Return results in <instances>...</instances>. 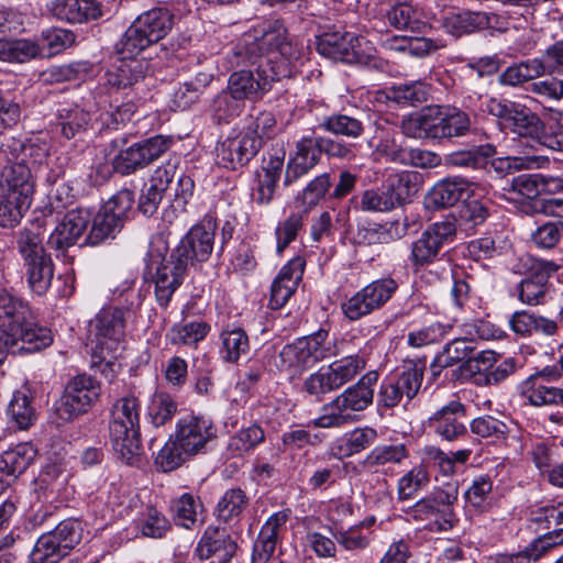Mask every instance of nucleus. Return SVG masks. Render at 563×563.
Returning a JSON list of instances; mask_svg holds the SVG:
<instances>
[{"label":"nucleus","instance_id":"1","mask_svg":"<svg viewBox=\"0 0 563 563\" xmlns=\"http://www.w3.org/2000/svg\"><path fill=\"white\" fill-rule=\"evenodd\" d=\"M52 342L51 330L33 320L29 303L0 288V345L12 353H34Z\"/></svg>","mask_w":563,"mask_h":563},{"label":"nucleus","instance_id":"2","mask_svg":"<svg viewBox=\"0 0 563 563\" xmlns=\"http://www.w3.org/2000/svg\"><path fill=\"white\" fill-rule=\"evenodd\" d=\"M245 43L257 46V55L263 58L269 73L277 80L291 75V66L305 53L302 43L289 38L287 30L279 21L266 22L260 30L244 34Z\"/></svg>","mask_w":563,"mask_h":563},{"label":"nucleus","instance_id":"3","mask_svg":"<svg viewBox=\"0 0 563 563\" xmlns=\"http://www.w3.org/2000/svg\"><path fill=\"white\" fill-rule=\"evenodd\" d=\"M213 437L214 428L209 419L187 415L178 420L174 434L158 452L155 464L163 472H172L200 453Z\"/></svg>","mask_w":563,"mask_h":563},{"label":"nucleus","instance_id":"4","mask_svg":"<svg viewBox=\"0 0 563 563\" xmlns=\"http://www.w3.org/2000/svg\"><path fill=\"white\" fill-rule=\"evenodd\" d=\"M232 63L250 67L234 71L229 78L228 90L235 100H256L276 81L274 73H269L258 57L257 46L245 43L244 36L233 52Z\"/></svg>","mask_w":563,"mask_h":563},{"label":"nucleus","instance_id":"5","mask_svg":"<svg viewBox=\"0 0 563 563\" xmlns=\"http://www.w3.org/2000/svg\"><path fill=\"white\" fill-rule=\"evenodd\" d=\"M140 404L135 397L115 401L109 426L114 452L128 465H139L143 449L140 440Z\"/></svg>","mask_w":563,"mask_h":563},{"label":"nucleus","instance_id":"6","mask_svg":"<svg viewBox=\"0 0 563 563\" xmlns=\"http://www.w3.org/2000/svg\"><path fill=\"white\" fill-rule=\"evenodd\" d=\"M34 183L30 168L15 163L4 167L0 178V227L13 228L30 208Z\"/></svg>","mask_w":563,"mask_h":563},{"label":"nucleus","instance_id":"7","mask_svg":"<svg viewBox=\"0 0 563 563\" xmlns=\"http://www.w3.org/2000/svg\"><path fill=\"white\" fill-rule=\"evenodd\" d=\"M44 230L32 224L19 232L16 245L23 260L27 284L36 295H44L51 286L54 267L51 256L45 252Z\"/></svg>","mask_w":563,"mask_h":563},{"label":"nucleus","instance_id":"8","mask_svg":"<svg viewBox=\"0 0 563 563\" xmlns=\"http://www.w3.org/2000/svg\"><path fill=\"white\" fill-rule=\"evenodd\" d=\"M339 354L334 339L325 330L302 336L279 352L278 367L290 377L300 375L318 362Z\"/></svg>","mask_w":563,"mask_h":563},{"label":"nucleus","instance_id":"9","mask_svg":"<svg viewBox=\"0 0 563 563\" xmlns=\"http://www.w3.org/2000/svg\"><path fill=\"white\" fill-rule=\"evenodd\" d=\"M128 313L122 308L108 306L89 322V332L96 342L93 356L107 365H113L122 349Z\"/></svg>","mask_w":563,"mask_h":563},{"label":"nucleus","instance_id":"10","mask_svg":"<svg viewBox=\"0 0 563 563\" xmlns=\"http://www.w3.org/2000/svg\"><path fill=\"white\" fill-rule=\"evenodd\" d=\"M174 25V15L165 8L148 10L136 18L121 40L123 54L137 55L164 38Z\"/></svg>","mask_w":563,"mask_h":563},{"label":"nucleus","instance_id":"11","mask_svg":"<svg viewBox=\"0 0 563 563\" xmlns=\"http://www.w3.org/2000/svg\"><path fill=\"white\" fill-rule=\"evenodd\" d=\"M483 111L495 117L503 130L523 137H538L543 129L539 115L528 107L506 99L488 98Z\"/></svg>","mask_w":563,"mask_h":563},{"label":"nucleus","instance_id":"12","mask_svg":"<svg viewBox=\"0 0 563 563\" xmlns=\"http://www.w3.org/2000/svg\"><path fill=\"white\" fill-rule=\"evenodd\" d=\"M424 366L413 361L404 362L393 374L387 376L379 388L378 404L393 408L401 402L413 399L420 390Z\"/></svg>","mask_w":563,"mask_h":563},{"label":"nucleus","instance_id":"13","mask_svg":"<svg viewBox=\"0 0 563 563\" xmlns=\"http://www.w3.org/2000/svg\"><path fill=\"white\" fill-rule=\"evenodd\" d=\"M100 384L90 375L79 374L65 387L56 408L57 415L65 421L86 413L100 397Z\"/></svg>","mask_w":563,"mask_h":563},{"label":"nucleus","instance_id":"14","mask_svg":"<svg viewBox=\"0 0 563 563\" xmlns=\"http://www.w3.org/2000/svg\"><path fill=\"white\" fill-rule=\"evenodd\" d=\"M456 233L453 219L446 218L427 228L421 235L411 243L409 261L415 268L426 267L439 258L443 245L452 241Z\"/></svg>","mask_w":563,"mask_h":563},{"label":"nucleus","instance_id":"15","mask_svg":"<svg viewBox=\"0 0 563 563\" xmlns=\"http://www.w3.org/2000/svg\"><path fill=\"white\" fill-rule=\"evenodd\" d=\"M398 285L393 278L374 280L356 291L342 303L344 316L356 321L382 308L397 290Z\"/></svg>","mask_w":563,"mask_h":563},{"label":"nucleus","instance_id":"16","mask_svg":"<svg viewBox=\"0 0 563 563\" xmlns=\"http://www.w3.org/2000/svg\"><path fill=\"white\" fill-rule=\"evenodd\" d=\"M170 136L156 135L121 150L113 159V169L121 175H130L159 158L170 148Z\"/></svg>","mask_w":563,"mask_h":563},{"label":"nucleus","instance_id":"17","mask_svg":"<svg viewBox=\"0 0 563 563\" xmlns=\"http://www.w3.org/2000/svg\"><path fill=\"white\" fill-rule=\"evenodd\" d=\"M217 222L206 216L195 224L173 251L187 266L208 261L213 251Z\"/></svg>","mask_w":563,"mask_h":563},{"label":"nucleus","instance_id":"18","mask_svg":"<svg viewBox=\"0 0 563 563\" xmlns=\"http://www.w3.org/2000/svg\"><path fill=\"white\" fill-rule=\"evenodd\" d=\"M561 374V371L551 366L531 374L519 385L521 396L534 407L563 406V387L545 385L556 382Z\"/></svg>","mask_w":563,"mask_h":563},{"label":"nucleus","instance_id":"19","mask_svg":"<svg viewBox=\"0 0 563 563\" xmlns=\"http://www.w3.org/2000/svg\"><path fill=\"white\" fill-rule=\"evenodd\" d=\"M118 52L121 57L108 68L100 81V89L109 95L133 86L144 78L148 68L145 59H139L136 55L123 54L121 42Z\"/></svg>","mask_w":563,"mask_h":563},{"label":"nucleus","instance_id":"20","mask_svg":"<svg viewBox=\"0 0 563 563\" xmlns=\"http://www.w3.org/2000/svg\"><path fill=\"white\" fill-rule=\"evenodd\" d=\"M261 137L245 129L233 131L217 148L219 164L229 169L246 165L260 151Z\"/></svg>","mask_w":563,"mask_h":563},{"label":"nucleus","instance_id":"21","mask_svg":"<svg viewBox=\"0 0 563 563\" xmlns=\"http://www.w3.org/2000/svg\"><path fill=\"white\" fill-rule=\"evenodd\" d=\"M559 267L554 262L533 261L529 273L516 287L518 299L528 306L544 303L550 288L549 279Z\"/></svg>","mask_w":563,"mask_h":563},{"label":"nucleus","instance_id":"22","mask_svg":"<svg viewBox=\"0 0 563 563\" xmlns=\"http://www.w3.org/2000/svg\"><path fill=\"white\" fill-rule=\"evenodd\" d=\"M188 266L172 253L156 267L153 282L156 300L162 307H167L174 292L183 284Z\"/></svg>","mask_w":563,"mask_h":563},{"label":"nucleus","instance_id":"23","mask_svg":"<svg viewBox=\"0 0 563 563\" xmlns=\"http://www.w3.org/2000/svg\"><path fill=\"white\" fill-rule=\"evenodd\" d=\"M406 133L413 137L450 140L444 106H429L411 118L405 125Z\"/></svg>","mask_w":563,"mask_h":563},{"label":"nucleus","instance_id":"24","mask_svg":"<svg viewBox=\"0 0 563 563\" xmlns=\"http://www.w3.org/2000/svg\"><path fill=\"white\" fill-rule=\"evenodd\" d=\"M321 154L317 135H305L298 140L296 142V151L287 164L285 185H291L310 173L320 162Z\"/></svg>","mask_w":563,"mask_h":563},{"label":"nucleus","instance_id":"25","mask_svg":"<svg viewBox=\"0 0 563 563\" xmlns=\"http://www.w3.org/2000/svg\"><path fill=\"white\" fill-rule=\"evenodd\" d=\"M90 222V213L85 209L68 211L51 233L47 244L49 247L64 252L77 243Z\"/></svg>","mask_w":563,"mask_h":563},{"label":"nucleus","instance_id":"26","mask_svg":"<svg viewBox=\"0 0 563 563\" xmlns=\"http://www.w3.org/2000/svg\"><path fill=\"white\" fill-rule=\"evenodd\" d=\"M236 550L235 542L224 529L209 526L201 537L196 552L201 560H211V563H228Z\"/></svg>","mask_w":563,"mask_h":563},{"label":"nucleus","instance_id":"27","mask_svg":"<svg viewBox=\"0 0 563 563\" xmlns=\"http://www.w3.org/2000/svg\"><path fill=\"white\" fill-rule=\"evenodd\" d=\"M47 12L59 21L84 23L102 15L97 0H52L46 3Z\"/></svg>","mask_w":563,"mask_h":563},{"label":"nucleus","instance_id":"28","mask_svg":"<svg viewBox=\"0 0 563 563\" xmlns=\"http://www.w3.org/2000/svg\"><path fill=\"white\" fill-rule=\"evenodd\" d=\"M305 262L300 257L290 260L282 267L271 287L269 307L280 309L294 295L303 274Z\"/></svg>","mask_w":563,"mask_h":563},{"label":"nucleus","instance_id":"29","mask_svg":"<svg viewBox=\"0 0 563 563\" xmlns=\"http://www.w3.org/2000/svg\"><path fill=\"white\" fill-rule=\"evenodd\" d=\"M408 518L420 522L429 531H448L454 525V515L449 508L437 506L429 496L418 500L407 510Z\"/></svg>","mask_w":563,"mask_h":563},{"label":"nucleus","instance_id":"30","mask_svg":"<svg viewBox=\"0 0 563 563\" xmlns=\"http://www.w3.org/2000/svg\"><path fill=\"white\" fill-rule=\"evenodd\" d=\"M464 417V405L453 400L435 411L428 419V424L442 439L453 441L466 433V428L461 421Z\"/></svg>","mask_w":563,"mask_h":563},{"label":"nucleus","instance_id":"31","mask_svg":"<svg viewBox=\"0 0 563 563\" xmlns=\"http://www.w3.org/2000/svg\"><path fill=\"white\" fill-rule=\"evenodd\" d=\"M445 27L454 36L481 30H505L504 21L495 13L464 11L445 20Z\"/></svg>","mask_w":563,"mask_h":563},{"label":"nucleus","instance_id":"32","mask_svg":"<svg viewBox=\"0 0 563 563\" xmlns=\"http://www.w3.org/2000/svg\"><path fill=\"white\" fill-rule=\"evenodd\" d=\"M360 38L350 32L327 33L318 40V52L333 60H342L345 63H354L360 60L357 53Z\"/></svg>","mask_w":563,"mask_h":563},{"label":"nucleus","instance_id":"33","mask_svg":"<svg viewBox=\"0 0 563 563\" xmlns=\"http://www.w3.org/2000/svg\"><path fill=\"white\" fill-rule=\"evenodd\" d=\"M509 324L515 333L522 336H531L534 334L552 336L556 334L559 330L558 322L554 319L525 310L516 311L511 316Z\"/></svg>","mask_w":563,"mask_h":563},{"label":"nucleus","instance_id":"34","mask_svg":"<svg viewBox=\"0 0 563 563\" xmlns=\"http://www.w3.org/2000/svg\"><path fill=\"white\" fill-rule=\"evenodd\" d=\"M471 184L462 177H449L437 183L428 195L434 208H446L457 203L470 191Z\"/></svg>","mask_w":563,"mask_h":563},{"label":"nucleus","instance_id":"35","mask_svg":"<svg viewBox=\"0 0 563 563\" xmlns=\"http://www.w3.org/2000/svg\"><path fill=\"white\" fill-rule=\"evenodd\" d=\"M475 349L476 346L472 339H453L444 345L442 352L439 353L431 363L432 374L437 376L440 374L441 369L452 367L462 362H466L468 365Z\"/></svg>","mask_w":563,"mask_h":563},{"label":"nucleus","instance_id":"36","mask_svg":"<svg viewBox=\"0 0 563 563\" xmlns=\"http://www.w3.org/2000/svg\"><path fill=\"white\" fill-rule=\"evenodd\" d=\"M377 380L378 373L369 371L356 384L339 395L352 413L365 410L373 402L374 386Z\"/></svg>","mask_w":563,"mask_h":563},{"label":"nucleus","instance_id":"37","mask_svg":"<svg viewBox=\"0 0 563 563\" xmlns=\"http://www.w3.org/2000/svg\"><path fill=\"white\" fill-rule=\"evenodd\" d=\"M36 449L31 443H20L0 455V472L15 481L32 464Z\"/></svg>","mask_w":563,"mask_h":563},{"label":"nucleus","instance_id":"38","mask_svg":"<svg viewBox=\"0 0 563 563\" xmlns=\"http://www.w3.org/2000/svg\"><path fill=\"white\" fill-rule=\"evenodd\" d=\"M247 506L249 497L245 492L241 488H230L220 497L216 507V516L225 523L235 525L241 520Z\"/></svg>","mask_w":563,"mask_h":563},{"label":"nucleus","instance_id":"39","mask_svg":"<svg viewBox=\"0 0 563 563\" xmlns=\"http://www.w3.org/2000/svg\"><path fill=\"white\" fill-rule=\"evenodd\" d=\"M409 456L405 444H383L375 446L364 459V468L378 472L389 464H401Z\"/></svg>","mask_w":563,"mask_h":563},{"label":"nucleus","instance_id":"40","mask_svg":"<svg viewBox=\"0 0 563 563\" xmlns=\"http://www.w3.org/2000/svg\"><path fill=\"white\" fill-rule=\"evenodd\" d=\"M354 421V415L338 395L333 400L322 406L321 415L311 421L314 428H340Z\"/></svg>","mask_w":563,"mask_h":563},{"label":"nucleus","instance_id":"41","mask_svg":"<svg viewBox=\"0 0 563 563\" xmlns=\"http://www.w3.org/2000/svg\"><path fill=\"white\" fill-rule=\"evenodd\" d=\"M42 55L40 45L33 41L0 40V60L11 63H25Z\"/></svg>","mask_w":563,"mask_h":563},{"label":"nucleus","instance_id":"42","mask_svg":"<svg viewBox=\"0 0 563 563\" xmlns=\"http://www.w3.org/2000/svg\"><path fill=\"white\" fill-rule=\"evenodd\" d=\"M202 509L203 506L200 499L187 493L173 500L170 506L175 523L186 529L196 526Z\"/></svg>","mask_w":563,"mask_h":563},{"label":"nucleus","instance_id":"43","mask_svg":"<svg viewBox=\"0 0 563 563\" xmlns=\"http://www.w3.org/2000/svg\"><path fill=\"white\" fill-rule=\"evenodd\" d=\"M221 355L225 362L235 363L250 351V340L241 328L225 329L221 332Z\"/></svg>","mask_w":563,"mask_h":563},{"label":"nucleus","instance_id":"44","mask_svg":"<svg viewBox=\"0 0 563 563\" xmlns=\"http://www.w3.org/2000/svg\"><path fill=\"white\" fill-rule=\"evenodd\" d=\"M123 225L124 223L115 219L102 207L92 220L86 242L91 245H98L107 239H114Z\"/></svg>","mask_w":563,"mask_h":563},{"label":"nucleus","instance_id":"45","mask_svg":"<svg viewBox=\"0 0 563 563\" xmlns=\"http://www.w3.org/2000/svg\"><path fill=\"white\" fill-rule=\"evenodd\" d=\"M556 181L555 178L545 177L541 174H522L512 178L510 188L522 197L534 199L549 192L551 185L556 184Z\"/></svg>","mask_w":563,"mask_h":563},{"label":"nucleus","instance_id":"46","mask_svg":"<svg viewBox=\"0 0 563 563\" xmlns=\"http://www.w3.org/2000/svg\"><path fill=\"white\" fill-rule=\"evenodd\" d=\"M177 408V402L169 394L155 391L147 406L146 417L155 428H159L172 420Z\"/></svg>","mask_w":563,"mask_h":563},{"label":"nucleus","instance_id":"47","mask_svg":"<svg viewBox=\"0 0 563 563\" xmlns=\"http://www.w3.org/2000/svg\"><path fill=\"white\" fill-rule=\"evenodd\" d=\"M366 362L360 355H349L327 366L338 389L353 380L364 368Z\"/></svg>","mask_w":563,"mask_h":563},{"label":"nucleus","instance_id":"48","mask_svg":"<svg viewBox=\"0 0 563 563\" xmlns=\"http://www.w3.org/2000/svg\"><path fill=\"white\" fill-rule=\"evenodd\" d=\"M430 483V471H426L419 464L401 475L397 482V495L399 500H409Z\"/></svg>","mask_w":563,"mask_h":563},{"label":"nucleus","instance_id":"49","mask_svg":"<svg viewBox=\"0 0 563 563\" xmlns=\"http://www.w3.org/2000/svg\"><path fill=\"white\" fill-rule=\"evenodd\" d=\"M8 416L21 430L29 429L34 423L36 412L26 393L22 390L14 391L8 407Z\"/></svg>","mask_w":563,"mask_h":563},{"label":"nucleus","instance_id":"50","mask_svg":"<svg viewBox=\"0 0 563 563\" xmlns=\"http://www.w3.org/2000/svg\"><path fill=\"white\" fill-rule=\"evenodd\" d=\"M385 192L391 201L393 208L402 205L416 191V184L412 181V175L408 172L390 175L384 186Z\"/></svg>","mask_w":563,"mask_h":563},{"label":"nucleus","instance_id":"51","mask_svg":"<svg viewBox=\"0 0 563 563\" xmlns=\"http://www.w3.org/2000/svg\"><path fill=\"white\" fill-rule=\"evenodd\" d=\"M67 554L55 537L47 532L37 539L30 561L31 563H58Z\"/></svg>","mask_w":563,"mask_h":563},{"label":"nucleus","instance_id":"52","mask_svg":"<svg viewBox=\"0 0 563 563\" xmlns=\"http://www.w3.org/2000/svg\"><path fill=\"white\" fill-rule=\"evenodd\" d=\"M320 128L329 133L351 139L361 136L364 131L363 123L358 119L341 113L324 118Z\"/></svg>","mask_w":563,"mask_h":563},{"label":"nucleus","instance_id":"53","mask_svg":"<svg viewBox=\"0 0 563 563\" xmlns=\"http://www.w3.org/2000/svg\"><path fill=\"white\" fill-rule=\"evenodd\" d=\"M445 44L427 37H402L395 38L390 47L395 51L407 52L409 55L423 58L434 53Z\"/></svg>","mask_w":563,"mask_h":563},{"label":"nucleus","instance_id":"54","mask_svg":"<svg viewBox=\"0 0 563 563\" xmlns=\"http://www.w3.org/2000/svg\"><path fill=\"white\" fill-rule=\"evenodd\" d=\"M451 330V324L434 322L409 332L407 342L412 347H422L442 341Z\"/></svg>","mask_w":563,"mask_h":563},{"label":"nucleus","instance_id":"55","mask_svg":"<svg viewBox=\"0 0 563 563\" xmlns=\"http://www.w3.org/2000/svg\"><path fill=\"white\" fill-rule=\"evenodd\" d=\"M210 327L202 321H194L181 325H174L169 331L172 344L191 345L206 338Z\"/></svg>","mask_w":563,"mask_h":563},{"label":"nucleus","instance_id":"56","mask_svg":"<svg viewBox=\"0 0 563 563\" xmlns=\"http://www.w3.org/2000/svg\"><path fill=\"white\" fill-rule=\"evenodd\" d=\"M210 78L206 74H199L195 80L185 82L174 93L173 103L178 110H186L195 103L202 89L209 84Z\"/></svg>","mask_w":563,"mask_h":563},{"label":"nucleus","instance_id":"57","mask_svg":"<svg viewBox=\"0 0 563 563\" xmlns=\"http://www.w3.org/2000/svg\"><path fill=\"white\" fill-rule=\"evenodd\" d=\"M544 156H507L498 157L492 162V167L498 174H509L514 170L539 168L548 163Z\"/></svg>","mask_w":563,"mask_h":563},{"label":"nucleus","instance_id":"58","mask_svg":"<svg viewBox=\"0 0 563 563\" xmlns=\"http://www.w3.org/2000/svg\"><path fill=\"white\" fill-rule=\"evenodd\" d=\"M420 466H423L426 471L430 467L438 468L444 476H450L455 473V468L452 461L449 459V454L442 451L440 448L434 445H426L419 450Z\"/></svg>","mask_w":563,"mask_h":563},{"label":"nucleus","instance_id":"59","mask_svg":"<svg viewBox=\"0 0 563 563\" xmlns=\"http://www.w3.org/2000/svg\"><path fill=\"white\" fill-rule=\"evenodd\" d=\"M530 527L536 530L549 529L552 525L563 523V503L534 508L528 517Z\"/></svg>","mask_w":563,"mask_h":563},{"label":"nucleus","instance_id":"60","mask_svg":"<svg viewBox=\"0 0 563 563\" xmlns=\"http://www.w3.org/2000/svg\"><path fill=\"white\" fill-rule=\"evenodd\" d=\"M377 431L373 428H356L345 434L341 450L346 456L357 454L375 443Z\"/></svg>","mask_w":563,"mask_h":563},{"label":"nucleus","instance_id":"61","mask_svg":"<svg viewBox=\"0 0 563 563\" xmlns=\"http://www.w3.org/2000/svg\"><path fill=\"white\" fill-rule=\"evenodd\" d=\"M387 20L397 30L417 31L421 25L418 12L408 3L394 5L387 12Z\"/></svg>","mask_w":563,"mask_h":563},{"label":"nucleus","instance_id":"62","mask_svg":"<svg viewBox=\"0 0 563 563\" xmlns=\"http://www.w3.org/2000/svg\"><path fill=\"white\" fill-rule=\"evenodd\" d=\"M303 390L317 400H321L325 394L338 390V387L327 366H322L305 379Z\"/></svg>","mask_w":563,"mask_h":563},{"label":"nucleus","instance_id":"63","mask_svg":"<svg viewBox=\"0 0 563 563\" xmlns=\"http://www.w3.org/2000/svg\"><path fill=\"white\" fill-rule=\"evenodd\" d=\"M264 440V430L257 424H252L247 428L241 429L236 434H234L230 439L229 448L231 451L242 454L244 452H250Z\"/></svg>","mask_w":563,"mask_h":563},{"label":"nucleus","instance_id":"64","mask_svg":"<svg viewBox=\"0 0 563 563\" xmlns=\"http://www.w3.org/2000/svg\"><path fill=\"white\" fill-rule=\"evenodd\" d=\"M428 88L420 81L400 84L390 89V98L398 103L416 106L427 100Z\"/></svg>","mask_w":563,"mask_h":563}]
</instances>
